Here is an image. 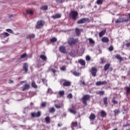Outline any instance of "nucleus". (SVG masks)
I'll return each instance as SVG.
<instances>
[{"instance_id":"f257e3e1","label":"nucleus","mask_w":130,"mask_h":130,"mask_svg":"<svg viewBox=\"0 0 130 130\" xmlns=\"http://www.w3.org/2000/svg\"><path fill=\"white\" fill-rule=\"evenodd\" d=\"M59 83L61 86H63V87H70V86L72 85V82L71 81L63 79H61L59 81Z\"/></svg>"},{"instance_id":"f03ea898","label":"nucleus","mask_w":130,"mask_h":130,"mask_svg":"<svg viewBox=\"0 0 130 130\" xmlns=\"http://www.w3.org/2000/svg\"><path fill=\"white\" fill-rule=\"evenodd\" d=\"M128 21H129V20L128 19V17H119L115 20V22L116 23V24H118L119 23L128 22Z\"/></svg>"},{"instance_id":"7ed1b4c3","label":"nucleus","mask_w":130,"mask_h":130,"mask_svg":"<svg viewBox=\"0 0 130 130\" xmlns=\"http://www.w3.org/2000/svg\"><path fill=\"white\" fill-rule=\"evenodd\" d=\"M90 98L91 96L89 94H85L83 95V96L81 99L82 103H83L84 105H87V101H89Z\"/></svg>"},{"instance_id":"20e7f679","label":"nucleus","mask_w":130,"mask_h":130,"mask_svg":"<svg viewBox=\"0 0 130 130\" xmlns=\"http://www.w3.org/2000/svg\"><path fill=\"white\" fill-rule=\"evenodd\" d=\"M45 24V22L43 20L38 21L36 26V29H40V28H42V27L44 26Z\"/></svg>"},{"instance_id":"39448f33","label":"nucleus","mask_w":130,"mask_h":130,"mask_svg":"<svg viewBox=\"0 0 130 130\" xmlns=\"http://www.w3.org/2000/svg\"><path fill=\"white\" fill-rule=\"evenodd\" d=\"M79 41L78 39H74L73 38H70L68 41V43L69 45H73V44H76L77 42Z\"/></svg>"},{"instance_id":"423d86ee","label":"nucleus","mask_w":130,"mask_h":130,"mask_svg":"<svg viewBox=\"0 0 130 130\" xmlns=\"http://www.w3.org/2000/svg\"><path fill=\"white\" fill-rule=\"evenodd\" d=\"M79 15L78 12L76 11H73L70 13V16L73 20L77 19V16Z\"/></svg>"},{"instance_id":"0eeeda50","label":"nucleus","mask_w":130,"mask_h":130,"mask_svg":"<svg viewBox=\"0 0 130 130\" xmlns=\"http://www.w3.org/2000/svg\"><path fill=\"white\" fill-rule=\"evenodd\" d=\"M31 115L32 117H39L40 116H41V112L39 111L37 113L36 112L31 113Z\"/></svg>"},{"instance_id":"6e6552de","label":"nucleus","mask_w":130,"mask_h":130,"mask_svg":"<svg viewBox=\"0 0 130 130\" xmlns=\"http://www.w3.org/2000/svg\"><path fill=\"white\" fill-rule=\"evenodd\" d=\"M10 34L8 32H3V34H0V38L1 39H4V38H7V37H9Z\"/></svg>"},{"instance_id":"1a4fd4ad","label":"nucleus","mask_w":130,"mask_h":130,"mask_svg":"<svg viewBox=\"0 0 130 130\" xmlns=\"http://www.w3.org/2000/svg\"><path fill=\"white\" fill-rule=\"evenodd\" d=\"M107 84V81H98L96 82L95 85L96 86H101L102 85H106Z\"/></svg>"},{"instance_id":"9d476101","label":"nucleus","mask_w":130,"mask_h":130,"mask_svg":"<svg viewBox=\"0 0 130 130\" xmlns=\"http://www.w3.org/2000/svg\"><path fill=\"white\" fill-rule=\"evenodd\" d=\"M88 19L87 18H82L77 21V24H83L86 23Z\"/></svg>"},{"instance_id":"9b49d317","label":"nucleus","mask_w":130,"mask_h":130,"mask_svg":"<svg viewBox=\"0 0 130 130\" xmlns=\"http://www.w3.org/2000/svg\"><path fill=\"white\" fill-rule=\"evenodd\" d=\"M96 73H97V69H96V68H92L91 69V74L93 77H96Z\"/></svg>"},{"instance_id":"f8f14e48","label":"nucleus","mask_w":130,"mask_h":130,"mask_svg":"<svg viewBox=\"0 0 130 130\" xmlns=\"http://www.w3.org/2000/svg\"><path fill=\"white\" fill-rule=\"evenodd\" d=\"M59 51L61 52V53H66V47L63 46H61L59 48Z\"/></svg>"},{"instance_id":"ddd939ff","label":"nucleus","mask_w":130,"mask_h":130,"mask_svg":"<svg viewBox=\"0 0 130 130\" xmlns=\"http://www.w3.org/2000/svg\"><path fill=\"white\" fill-rule=\"evenodd\" d=\"M77 36H80L81 32H83V29L76 28L75 29Z\"/></svg>"},{"instance_id":"4468645a","label":"nucleus","mask_w":130,"mask_h":130,"mask_svg":"<svg viewBox=\"0 0 130 130\" xmlns=\"http://www.w3.org/2000/svg\"><path fill=\"white\" fill-rule=\"evenodd\" d=\"M28 63H24L23 66V69L25 73H27L28 72Z\"/></svg>"},{"instance_id":"2eb2a0df","label":"nucleus","mask_w":130,"mask_h":130,"mask_svg":"<svg viewBox=\"0 0 130 130\" xmlns=\"http://www.w3.org/2000/svg\"><path fill=\"white\" fill-rule=\"evenodd\" d=\"M102 41L104 43H108L109 42V39L107 37H104L102 39Z\"/></svg>"},{"instance_id":"dca6fc26","label":"nucleus","mask_w":130,"mask_h":130,"mask_svg":"<svg viewBox=\"0 0 130 130\" xmlns=\"http://www.w3.org/2000/svg\"><path fill=\"white\" fill-rule=\"evenodd\" d=\"M29 88H30V84H25L23 86V88L22 89V91H26V90H28V89H29Z\"/></svg>"},{"instance_id":"f3484780","label":"nucleus","mask_w":130,"mask_h":130,"mask_svg":"<svg viewBox=\"0 0 130 130\" xmlns=\"http://www.w3.org/2000/svg\"><path fill=\"white\" fill-rule=\"evenodd\" d=\"M95 118H96V116L95 115V114L91 113L89 116V119L93 121L95 120Z\"/></svg>"},{"instance_id":"a211bd4d","label":"nucleus","mask_w":130,"mask_h":130,"mask_svg":"<svg viewBox=\"0 0 130 130\" xmlns=\"http://www.w3.org/2000/svg\"><path fill=\"white\" fill-rule=\"evenodd\" d=\"M115 57L118 59L120 61H123L124 59L123 58H122V57H121V56H120V55H116Z\"/></svg>"},{"instance_id":"6ab92c4d","label":"nucleus","mask_w":130,"mask_h":130,"mask_svg":"<svg viewBox=\"0 0 130 130\" xmlns=\"http://www.w3.org/2000/svg\"><path fill=\"white\" fill-rule=\"evenodd\" d=\"M61 15L60 14H56L55 15H53L52 16V18H53L54 19H58L59 18H61Z\"/></svg>"},{"instance_id":"aec40b11","label":"nucleus","mask_w":130,"mask_h":130,"mask_svg":"<svg viewBox=\"0 0 130 130\" xmlns=\"http://www.w3.org/2000/svg\"><path fill=\"white\" fill-rule=\"evenodd\" d=\"M41 10L43 11H47L48 10V6L47 5H44L41 7Z\"/></svg>"},{"instance_id":"412c9836","label":"nucleus","mask_w":130,"mask_h":130,"mask_svg":"<svg viewBox=\"0 0 130 130\" xmlns=\"http://www.w3.org/2000/svg\"><path fill=\"white\" fill-rule=\"evenodd\" d=\"M27 39H34L35 38V35L34 34L29 35L26 37Z\"/></svg>"},{"instance_id":"4be33fe9","label":"nucleus","mask_w":130,"mask_h":130,"mask_svg":"<svg viewBox=\"0 0 130 130\" xmlns=\"http://www.w3.org/2000/svg\"><path fill=\"white\" fill-rule=\"evenodd\" d=\"M40 58L44 61H45L47 59V57L45 55H41L40 56Z\"/></svg>"},{"instance_id":"5701e85b","label":"nucleus","mask_w":130,"mask_h":130,"mask_svg":"<svg viewBox=\"0 0 130 130\" xmlns=\"http://www.w3.org/2000/svg\"><path fill=\"white\" fill-rule=\"evenodd\" d=\"M126 95H129L130 94V87H125V88Z\"/></svg>"},{"instance_id":"b1692460","label":"nucleus","mask_w":130,"mask_h":130,"mask_svg":"<svg viewBox=\"0 0 130 130\" xmlns=\"http://www.w3.org/2000/svg\"><path fill=\"white\" fill-rule=\"evenodd\" d=\"M78 62L81 64V66H85L86 62L83 59H80L78 61Z\"/></svg>"},{"instance_id":"393cba45","label":"nucleus","mask_w":130,"mask_h":130,"mask_svg":"<svg viewBox=\"0 0 130 130\" xmlns=\"http://www.w3.org/2000/svg\"><path fill=\"white\" fill-rule=\"evenodd\" d=\"M69 111H70V112H71V113H73V114H76V113H77V111L76 110V109H69Z\"/></svg>"},{"instance_id":"a878e982","label":"nucleus","mask_w":130,"mask_h":130,"mask_svg":"<svg viewBox=\"0 0 130 130\" xmlns=\"http://www.w3.org/2000/svg\"><path fill=\"white\" fill-rule=\"evenodd\" d=\"M110 67V64H109V63L106 64L104 66V71L105 72H106V71H107V70H108V69H109Z\"/></svg>"},{"instance_id":"bb28decb","label":"nucleus","mask_w":130,"mask_h":130,"mask_svg":"<svg viewBox=\"0 0 130 130\" xmlns=\"http://www.w3.org/2000/svg\"><path fill=\"white\" fill-rule=\"evenodd\" d=\"M106 33V30H102L101 32L99 33V36L100 37H102L104 34Z\"/></svg>"},{"instance_id":"cd10ccee","label":"nucleus","mask_w":130,"mask_h":130,"mask_svg":"<svg viewBox=\"0 0 130 130\" xmlns=\"http://www.w3.org/2000/svg\"><path fill=\"white\" fill-rule=\"evenodd\" d=\"M49 110L50 113H53L55 112V109L54 108V107L50 108L49 109Z\"/></svg>"},{"instance_id":"c85d7f7f","label":"nucleus","mask_w":130,"mask_h":130,"mask_svg":"<svg viewBox=\"0 0 130 130\" xmlns=\"http://www.w3.org/2000/svg\"><path fill=\"white\" fill-rule=\"evenodd\" d=\"M31 86L33 88H35V89H36L37 88H38V86L37 84H36V83H35V82L32 81L31 82Z\"/></svg>"},{"instance_id":"c756f323","label":"nucleus","mask_w":130,"mask_h":130,"mask_svg":"<svg viewBox=\"0 0 130 130\" xmlns=\"http://www.w3.org/2000/svg\"><path fill=\"white\" fill-rule=\"evenodd\" d=\"M26 56H27V53H24L20 56L19 59H22L23 58H26Z\"/></svg>"},{"instance_id":"7c9ffc66","label":"nucleus","mask_w":130,"mask_h":130,"mask_svg":"<svg viewBox=\"0 0 130 130\" xmlns=\"http://www.w3.org/2000/svg\"><path fill=\"white\" fill-rule=\"evenodd\" d=\"M101 114L102 117H105V116H106V112H105L104 111H101Z\"/></svg>"},{"instance_id":"2f4dec72","label":"nucleus","mask_w":130,"mask_h":130,"mask_svg":"<svg viewBox=\"0 0 130 130\" xmlns=\"http://www.w3.org/2000/svg\"><path fill=\"white\" fill-rule=\"evenodd\" d=\"M45 121L46 123H50V117L49 116H47L45 118Z\"/></svg>"},{"instance_id":"473e14b6","label":"nucleus","mask_w":130,"mask_h":130,"mask_svg":"<svg viewBox=\"0 0 130 130\" xmlns=\"http://www.w3.org/2000/svg\"><path fill=\"white\" fill-rule=\"evenodd\" d=\"M55 107H56V108H57V109H59L60 108H61V107H62V104L61 105H57L56 104H55L54 105Z\"/></svg>"},{"instance_id":"72a5a7b5","label":"nucleus","mask_w":130,"mask_h":130,"mask_svg":"<svg viewBox=\"0 0 130 130\" xmlns=\"http://www.w3.org/2000/svg\"><path fill=\"white\" fill-rule=\"evenodd\" d=\"M26 14L27 15L30 14V15H33L34 14V12L31 10L26 11Z\"/></svg>"},{"instance_id":"f704fd0d","label":"nucleus","mask_w":130,"mask_h":130,"mask_svg":"<svg viewBox=\"0 0 130 130\" xmlns=\"http://www.w3.org/2000/svg\"><path fill=\"white\" fill-rule=\"evenodd\" d=\"M120 112V111H119V110H114V113L115 114V116H116V115H118V114H119Z\"/></svg>"},{"instance_id":"c9c22d12","label":"nucleus","mask_w":130,"mask_h":130,"mask_svg":"<svg viewBox=\"0 0 130 130\" xmlns=\"http://www.w3.org/2000/svg\"><path fill=\"white\" fill-rule=\"evenodd\" d=\"M73 74L74 75V76H76V77H79V76H81V73H78L77 71H74Z\"/></svg>"},{"instance_id":"e433bc0d","label":"nucleus","mask_w":130,"mask_h":130,"mask_svg":"<svg viewBox=\"0 0 130 130\" xmlns=\"http://www.w3.org/2000/svg\"><path fill=\"white\" fill-rule=\"evenodd\" d=\"M103 100L105 105H107V104H108V103L107 102V97L104 98Z\"/></svg>"},{"instance_id":"4c0bfd02","label":"nucleus","mask_w":130,"mask_h":130,"mask_svg":"<svg viewBox=\"0 0 130 130\" xmlns=\"http://www.w3.org/2000/svg\"><path fill=\"white\" fill-rule=\"evenodd\" d=\"M72 125H73V126H74V127H77V126H78V122L76 121V122H73L71 123Z\"/></svg>"},{"instance_id":"58836bf2","label":"nucleus","mask_w":130,"mask_h":130,"mask_svg":"<svg viewBox=\"0 0 130 130\" xmlns=\"http://www.w3.org/2000/svg\"><path fill=\"white\" fill-rule=\"evenodd\" d=\"M58 94L60 96H63L64 95V90H60L58 92Z\"/></svg>"},{"instance_id":"ea45409f","label":"nucleus","mask_w":130,"mask_h":130,"mask_svg":"<svg viewBox=\"0 0 130 130\" xmlns=\"http://www.w3.org/2000/svg\"><path fill=\"white\" fill-rule=\"evenodd\" d=\"M88 40L90 44H95V42L94 41V40H93V39L90 38L88 39Z\"/></svg>"},{"instance_id":"a19ab883","label":"nucleus","mask_w":130,"mask_h":130,"mask_svg":"<svg viewBox=\"0 0 130 130\" xmlns=\"http://www.w3.org/2000/svg\"><path fill=\"white\" fill-rule=\"evenodd\" d=\"M96 4L98 5H102V4H103V0H98L96 1Z\"/></svg>"},{"instance_id":"79ce46f5","label":"nucleus","mask_w":130,"mask_h":130,"mask_svg":"<svg viewBox=\"0 0 130 130\" xmlns=\"http://www.w3.org/2000/svg\"><path fill=\"white\" fill-rule=\"evenodd\" d=\"M67 98H68V99H73V94H72V93H69V94L67 95Z\"/></svg>"},{"instance_id":"37998d69","label":"nucleus","mask_w":130,"mask_h":130,"mask_svg":"<svg viewBox=\"0 0 130 130\" xmlns=\"http://www.w3.org/2000/svg\"><path fill=\"white\" fill-rule=\"evenodd\" d=\"M7 32H9V33H11V34H14V31L11 29H7Z\"/></svg>"},{"instance_id":"c03bdc74","label":"nucleus","mask_w":130,"mask_h":130,"mask_svg":"<svg viewBox=\"0 0 130 130\" xmlns=\"http://www.w3.org/2000/svg\"><path fill=\"white\" fill-rule=\"evenodd\" d=\"M51 42H56L57 41V39L56 38H53L52 39L50 40Z\"/></svg>"},{"instance_id":"a18cd8bd","label":"nucleus","mask_w":130,"mask_h":130,"mask_svg":"<svg viewBox=\"0 0 130 130\" xmlns=\"http://www.w3.org/2000/svg\"><path fill=\"white\" fill-rule=\"evenodd\" d=\"M112 102L113 103H114V104H117L118 102L117 101L115 100V98H114L112 100Z\"/></svg>"},{"instance_id":"49530a36","label":"nucleus","mask_w":130,"mask_h":130,"mask_svg":"<svg viewBox=\"0 0 130 130\" xmlns=\"http://www.w3.org/2000/svg\"><path fill=\"white\" fill-rule=\"evenodd\" d=\"M53 92V91H52V89H51V88H48L47 91V93L48 94H52Z\"/></svg>"},{"instance_id":"de8ad7c7","label":"nucleus","mask_w":130,"mask_h":130,"mask_svg":"<svg viewBox=\"0 0 130 130\" xmlns=\"http://www.w3.org/2000/svg\"><path fill=\"white\" fill-rule=\"evenodd\" d=\"M105 91H99V92H97V94H99L100 95H104Z\"/></svg>"},{"instance_id":"09e8293b","label":"nucleus","mask_w":130,"mask_h":130,"mask_svg":"<svg viewBox=\"0 0 130 130\" xmlns=\"http://www.w3.org/2000/svg\"><path fill=\"white\" fill-rule=\"evenodd\" d=\"M61 71H67V67L66 66H62L60 68Z\"/></svg>"},{"instance_id":"8fccbe9b","label":"nucleus","mask_w":130,"mask_h":130,"mask_svg":"<svg viewBox=\"0 0 130 130\" xmlns=\"http://www.w3.org/2000/svg\"><path fill=\"white\" fill-rule=\"evenodd\" d=\"M101 61L100 62V63H105V59H104V58H101Z\"/></svg>"},{"instance_id":"3c124183","label":"nucleus","mask_w":130,"mask_h":130,"mask_svg":"<svg viewBox=\"0 0 130 130\" xmlns=\"http://www.w3.org/2000/svg\"><path fill=\"white\" fill-rule=\"evenodd\" d=\"M114 48L113 46H110L109 48V51H113Z\"/></svg>"},{"instance_id":"603ef678","label":"nucleus","mask_w":130,"mask_h":130,"mask_svg":"<svg viewBox=\"0 0 130 130\" xmlns=\"http://www.w3.org/2000/svg\"><path fill=\"white\" fill-rule=\"evenodd\" d=\"M91 59V58L89 56H86V60L87 61H89V60H90Z\"/></svg>"},{"instance_id":"864d4df0","label":"nucleus","mask_w":130,"mask_h":130,"mask_svg":"<svg viewBox=\"0 0 130 130\" xmlns=\"http://www.w3.org/2000/svg\"><path fill=\"white\" fill-rule=\"evenodd\" d=\"M56 2L58 4H62V3H63V1L62 0H56Z\"/></svg>"},{"instance_id":"5fc2aeb1","label":"nucleus","mask_w":130,"mask_h":130,"mask_svg":"<svg viewBox=\"0 0 130 130\" xmlns=\"http://www.w3.org/2000/svg\"><path fill=\"white\" fill-rule=\"evenodd\" d=\"M51 71L52 72V73H53V74H55V73H56V70H55V69H51Z\"/></svg>"},{"instance_id":"6e6d98bb","label":"nucleus","mask_w":130,"mask_h":130,"mask_svg":"<svg viewBox=\"0 0 130 130\" xmlns=\"http://www.w3.org/2000/svg\"><path fill=\"white\" fill-rule=\"evenodd\" d=\"M41 106L42 107H45V106H46V103H42Z\"/></svg>"},{"instance_id":"4d7b16f0","label":"nucleus","mask_w":130,"mask_h":130,"mask_svg":"<svg viewBox=\"0 0 130 130\" xmlns=\"http://www.w3.org/2000/svg\"><path fill=\"white\" fill-rule=\"evenodd\" d=\"M8 83L9 84H13V83H14V81H13V80L10 79V80H9Z\"/></svg>"},{"instance_id":"13d9d810","label":"nucleus","mask_w":130,"mask_h":130,"mask_svg":"<svg viewBox=\"0 0 130 130\" xmlns=\"http://www.w3.org/2000/svg\"><path fill=\"white\" fill-rule=\"evenodd\" d=\"M81 82L82 83L83 86H85V85H86V83H85V81H81Z\"/></svg>"},{"instance_id":"bf43d9fd","label":"nucleus","mask_w":130,"mask_h":130,"mask_svg":"<svg viewBox=\"0 0 130 130\" xmlns=\"http://www.w3.org/2000/svg\"><path fill=\"white\" fill-rule=\"evenodd\" d=\"M126 46L127 47H129V46H130V42L127 43V44H126Z\"/></svg>"},{"instance_id":"052dcab7","label":"nucleus","mask_w":130,"mask_h":130,"mask_svg":"<svg viewBox=\"0 0 130 130\" xmlns=\"http://www.w3.org/2000/svg\"><path fill=\"white\" fill-rule=\"evenodd\" d=\"M42 81L43 83H46L47 82V80L44 79H42Z\"/></svg>"},{"instance_id":"680f3d73","label":"nucleus","mask_w":130,"mask_h":130,"mask_svg":"<svg viewBox=\"0 0 130 130\" xmlns=\"http://www.w3.org/2000/svg\"><path fill=\"white\" fill-rule=\"evenodd\" d=\"M23 83H26L25 81H21L20 82V84H22Z\"/></svg>"},{"instance_id":"e2e57ef3","label":"nucleus","mask_w":130,"mask_h":130,"mask_svg":"<svg viewBox=\"0 0 130 130\" xmlns=\"http://www.w3.org/2000/svg\"><path fill=\"white\" fill-rule=\"evenodd\" d=\"M62 125V124L58 123V126H61Z\"/></svg>"},{"instance_id":"0e129e2a","label":"nucleus","mask_w":130,"mask_h":130,"mask_svg":"<svg viewBox=\"0 0 130 130\" xmlns=\"http://www.w3.org/2000/svg\"><path fill=\"white\" fill-rule=\"evenodd\" d=\"M127 75H130V70L128 71Z\"/></svg>"},{"instance_id":"69168bd1","label":"nucleus","mask_w":130,"mask_h":130,"mask_svg":"<svg viewBox=\"0 0 130 130\" xmlns=\"http://www.w3.org/2000/svg\"><path fill=\"white\" fill-rule=\"evenodd\" d=\"M129 19H130V13L128 14Z\"/></svg>"}]
</instances>
